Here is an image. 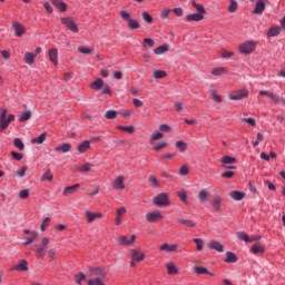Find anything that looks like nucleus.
<instances>
[{
    "mask_svg": "<svg viewBox=\"0 0 285 285\" xmlns=\"http://www.w3.org/2000/svg\"><path fill=\"white\" fill-rule=\"evenodd\" d=\"M30 117H32V112H30V111H23L21 115H20V117H19V119H18V121H28V119H30Z\"/></svg>",
    "mask_w": 285,
    "mask_h": 285,
    "instance_id": "obj_39",
    "label": "nucleus"
},
{
    "mask_svg": "<svg viewBox=\"0 0 285 285\" xmlns=\"http://www.w3.org/2000/svg\"><path fill=\"white\" fill-rule=\"evenodd\" d=\"M194 243L197 246V250H204V240L202 238H194Z\"/></svg>",
    "mask_w": 285,
    "mask_h": 285,
    "instance_id": "obj_52",
    "label": "nucleus"
},
{
    "mask_svg": "<svg viewBox=\"0 0 285 285\" xmlns=\"http://www.w3.org/2000/svg\"><path fill=\"white\" fill-rule=\"evenodd\" d=\"M204 14L202 13H190L186 16V21H203Z\"/></svg>",
    "mask_w": 285,
    "mask_h": 285,
    "instance_id": "obj_21",
    "label": "nucleus"
},
{
    "mask_svg": "<svg viewBox=\"0 0 285 285\" xmlns=\"http://www.w3.org/2000/svg\"><path fill=\"white\" fill-rule=\"evenodd\" d=\"M121 19H124V21H126L128 23V28L129 30H137L140 28L139 22H137V20H132L130 18V13L128 11H120L119 12Z\"/></svg>",
    "mask_w": 285,
    "mask_h": 285,
    "instance_id": "obj_3",
    "label": "nucleus"
},
{
    "mask_svg": "<svg viewBox=\"0 0 285 285\" xmlns=\"http://www.w3.org/2000/svg\"><path fill=\"white\" fill-rule=\"evenodd\" d=\"M233 56H235V52H233V51L223 50V52H222L223 59H230V57H233Z\"/></svg>",
    "mask_w": 285,
    "mask_h": 285,
    "instance_id": "obj_59",
    "label": "nucleus"
},
{
    "mask_svg": "<svg viewBox=\"0 0 285 285\" xmlns=\"http://www.w3.org/2000/svg\"><path fill=\"white\" fill-rule=\"evenodd\" d=\"M220 161L224 165H226V164H237V159L235 157H230V156H224Z\"/></svg>",
    "mask_w": 285,
    "mask_h": 285,
    "instance_id": "obj_36",
    "label": "nucleus"
},
{
    "mask_svg": "<svg viewBox=\"0 0 285 285\" xmlns=\"http://www.w3.org/2000/svg\"><path fill=\"white\" fill-rule=\"evenodd\" d=\"M154 204L156 206H168V204H170V200H168V194L161 193L154 197Z\"/></svg>",
    "mask_w": 285,
    "mask_h": 285,
    "instance_id": "obj_6",
    "label": "nucleus"
},
{
    "mask_svg": "<svg viewBox=\"0 0 285 285\" xmlns=\"http://www.w3.org/2000/svg\"><path fill=\"white\" fill-rule=\"evenodd\" d=\"M208 247L212 248V250H217V253H224V245L217 240H212Z\"/></svg>",
    "mask_w": 285,
    "mask_h": 285,
    "instance_id": "obj_17",
    "label": "nucleus"
},
{
    "mask_svg": "<svg viewBox=\"0 0 285 285\" xmlns=\"http://www.w3.org/2000/svg\"><path fill=\"white\" fill-rule=\"evenodd\" d=\"M212 99L215 104H222V96H218L215 90H212Z\"/></svg>",
    "mask_w": 285,
    "mask_h": 285,
    "instance_id": "obj_51",
    "label": "nucleus"
},
{
    "mask_svg": "<svg viewBox=\"0 0 285 285\" xmlns=\"http://www.w3.org/2000/svg\"><path fill=\"white\" fill-rule=\"evenodd\" d=\"M79 184H76L73 186H68L63 189V195L66 197L70 196V195H73V193H77V188H79Z\"/></svg>",
    "mask_w": 285,
    "mask_h": 285,
    "instance_id": "obj_22",
    "label": "nucleus"
},
{
    "mask_svg": "<svg viewBox=\"0 0 285 285\" xmlns=\"http://www.w3.org/2000/svg\"><path fill=\"white\" fill-rule=\"evenodd\" d=\"M136 236L131 235L130 239L128 236H120L118 240L120 242V246H132L135 244Z\"/></svg>",
    "mask_w": 285,
    "mask_h": 285,
    "instance_id": "obj_9",
    "label": "nucleus"
},
{
    "mask_svg": "<svg viewBox=\"0 0 285 285\" xmlns=\"http://www.w3.org/2000/svg\"><path fill=\"white\" fill-rule=\"evenodd\" d=\"M46 132L41 134L40 136H38L37 138H33L31 141L32 144H43V141H46Z\"/></svg>",
    "mask_w": 285,
    "mask_h": 285,
    "instance_id": "obj_46",
    "label": "nucleus"
},
{
    "mask_svg": "<svg viewBox=\"0 0 285 285\" xmlns=\"http://www.w3.org/2000/svg\"><path fill=\"white\" fill-rule=\"evenodd\" d=\"M194 8H196L198 14H206V9H204V6L197 4V2L193 1Z\"/></svg>",
    "mask_w": 285,
    "mask_h": 285,
    "instance_id": "obj_47",
    "label": "nucleus"
},
{
    "mask_svg": "<svg viewBox=\"0 0 285 285\" xmlns=\"http://www.w3.org/2000/svg\"><path fill=\"white\" fill-rule=\"evenodd\" d=\"M86 217H87V223L88 224H92V222H95V219H99L101 217V213H92V212H86L85 213Z\"/></svg>",
    "mask_w": 285,
    "mask_h": 285,
    "instance_id": "obj_16",
    "label": "nucleus"
},
{
    "mask_svg": "<svg viewBox=\"0 0 285 285\" xmlns=\"http://www.w3.org/2000/svg\"><path fill=\"white\" fill-rule=\"evenodd\" d=\"M90 88H91L92 90H101V88H104V80H102L101 78L96 79V80L91 83Z\"/></svg>",
    "mask_w": 285,
    "mask_h": 285,
    "instance_id": "obj_25",
    "label": "nucleus"
},
{
    "mask_svg": "<svg viewBox=\"0 0 285 285\" xmlns=\"http://www.w3.org/2000/svg\"><path fill=\"white\" fill-rule=\"evenodd\" d=\"M35 59H37V55L31 53V52H26L23 61L27 63V66H32L35 63Z\"/></svg>",
    "mask_w": 285,
    "mask_h": 285,
    "instance_id": "obj_20",
    "label": "nucleus"
},
{
    "mask_svg": "<svg viewBox=\"0 0 285 285\" xmlns=\"http://www.w3.org/2000/svg\"><path fill=\"white\" fill-rule=\"evenodd\" d=\"M168 45H163L154 50V55H165V52H168Z\"/></svg>",
    "mask_w": 285,
    "mask_h": 285,
    "instance_id": "obj_32",
    "label": "nucleus"
},
{
    "mask_svg": "<svg viewBox=\"0 0 285 285\" xmlns=\"http://www.w3.org/2000/svg\"><path fill=\"white\" fill-rule=\"evenodd\" d=\"M225 262L227 264H235V262H237V256L233 252H227Z\"/></svg>",
    "mask_w": 285,
    "mask_h": 285,
    "instance_id": "obj_28",
    "label": "nucleus"
},
{
    "mask_svg": "<svg viewBox=\"0 0 285 285\" xmlns=\"http://www.w3.org/2000/svg\"><path fill=\"white\" fill-rule=\"evenodd\" d=\"M11 157H13L16 159V161H21V159H23V155L17 153V151H12Z\"/></svg>",
    "mask_w": 285,
    "mask_h": 285,
    "instance_id": "obj_62",
    "label": "nucleus"
},
{
    "mask_svg": "<svg viewBox=\"0 0 285 285\" xmlns=\"http://www.w3.org/2000/svg\"><path fill=\"white\" fill-rule=\"evenodd\" d=\"M29 195H30V191H28V189H23L19 193L20 199H28Z\"/></svg>",
    "mask_w": 285,
    "mask_h": 285,
    "instance_id": "obj_60",
    "label": "nucleus"
},
{
    "mask_svg": "<svg viewBox=\"0 0 285 285\" xmlns=\"http://www.w3.org/2000/svg\"><path fill=\"white\" fill-rule=\"evenodd\" d=\"M167 269L169 275H177V267H175L173 264H167Z\"/></svg>",
    "mask_w": 285,
    "mask_h": 285,
    "instance_id": "obj_56",
    "label": "nucleus"
},
{
    "mask_svg": "<svg viewBox=\"0 0 285 285\" xmlns=\"http://www.w3.org/2000/svg\"><path fill=\"white\" fill-rule=\"evenodd\" d=\"M37 237H39V233L38 232H31V237H28L26 239V242L23 243V246H30V244H32Z\"/></svg>",
    "mask_w": 285,
    "mask_h": 285,
    "instance_id": "obj_30",
    "label": "nucleus"
},
{
    "mask_svg": "<svg viewBox=\"0 0 285 285\" xmlns=\"http://www.w3.org/2000/svg\"><path fill=\"white\" fill-rule=\"evenodd\" d=\"M180 175H188L189 170L187 166H181L179 169Z\"/></svg>",
    "mask_w": 285,
    "mask_h": 285,
    "instance_id": "obj_64",
    "label": "nucleus"
},
{
    "mask_svg": "<svg viewBox=\"0 0 285 285\" xmlns=\"http://www.w3.org/2000/svg\"><path fill=\"white\" fill-rule=\"evenodd\" d=\"M222 177H225L226 179H233V177H235V173L234 171H225L223 174H220Z\"/></svg>",
    "mask_w": 285,
    "mask_h": 285,
    "instance_id": "obj_61",
    "label": "nucleus"
},
{
    "mask_svg": "<svg viewBox=\"0 0 285 285\" xmlns=\"http://www.w3.org/2000/svg\"><path fill=\"white\" fill-rule=\"evenodd\" d=\"M76 173H90L92 170V164L86 163L82 166L75 169Z\"/></svg>",
    "mask_w": 285,
    "mask_h": 285,
    "instance_id": "obj_24",
    "label": "nucleus"
},
{
    "mask_svg": "<svg viewBox=\"0 0 285 285\" xmlns=\"http://www.w3.org/2000/svg\"><path fill=\"white\" fill-rule=\"evenodd\" d=\"M52 171H50V169H48L43 175H42V180L43 179H48V181H52Z\"/></svg>",
    "mask_w": 285,
    "mask_h": 285,
    "instance_id": "obj_58",
    "label": "nucleus"
},
{
    "mask_svg": "<svg viewBox=\"0 0 285 285\" xmlns=\"http://www.w3.org/2000/svg\"><path fill=\"white\" fill-rule=\"evenodd\" d=\"M178 197L180 202H183L184 204H188V197L186 195V191H178Z\"/></svg>",
    "mask_w": 285,
    "mask_h": 285,
    "instance_id": "obj_53",
    "label": "nucleus"
},
{
    "mask_svg": "<svg viewBox=\"0 0 285 285\" xmlns=\"http://www.w3.org/2000/svg\"><path fill=\"white\" fill-rule=\"evenodd\" d=\"M60 21L62 26H66V28L70 30V32H79V27H77L72 17L61 18Z\"/></svg>",
    "mask_w": 285,
    "mask_h": 285,
    "instance_id": "obj_5",
    "label": "nucleus"
},
{
    "mask_svg": "<svg viewBox=\"0 0 285 285\" xmlns=\"http://www.w3.org/2000/svg\"><path fill=\"white\" fill-rule=\"evenodd\" d=\"M12 28L14 30L16 37H23V35H26V28H23L19 22L13 23Z\"/></svg>",
    "mask_w": 285,
    "mask_h": 285,
    "instance_id": "obj_15",
    "label": "nucleus"
},
{
    "mask_svg": "<svg viewBox=\"0 0 285 285\" xmlns=\"http://www.w3.org/2000/svg\"><path fill=\"white\" fill-rule=\"evenodd\" d=\"M259 239H262V236L250 237L253 255H264L266 253V246Z\"/></svg>",
    "mask_w": 285,
    "mask_h": 285,
    "instance_id": "obj_2",
    "label": "nucleus"
},
{
    "mask_svg": "<svg viewBox=\"0 0 285 285\" xmlns=\"http://www.w3.org/2000/svg\"><path fill=\"white\" fill-rule=\"evenodd\" d=\"M70 150H72V145L66 142L55 148L56 153H70Z\"/></svg>",
    "mask_w": 285,
    "mask_h": 285,
    "instance_id": "obj_23",
    "label": "nucleus"
},
{
    "mask_svg": "<svg viewBox=\"0 0 285 285\" xmlns=\"http://www.w3.org/2000/svg\"><path fill=\"white\" fill-rule=\"evenodd\" d=\"M112 187L116 190H124V188H126V185L124 184V176L116 177V179L112 181Z\"/></svg>",
    "mask_w": 285,
    "mask_h": 285,
    "instance_id": "obj_12",
    "label": "nucleus"
},
{
    "mask_svg": "<svg viewBox=\"0 0 285 285\" xmlns=\"http://www.w3.org/2000/svg\"><path fill=\"white\" fill-rule=\"evenodd\" d=\"M245 97H248V90H238L229 94V99L233 101H238L239 99H245Z\"/></svg>",
    "mask_w": 285,
    "mask_h": 285,
    "instance_id": "obj_7",
    "label": "nucleus"
},
{
    "mask_svg": "<svg viewBox=\"0 0 285 285\" xmlns=\"http://www.w3.org/2000/svg\"><path fill=\"white\" fill-rule=\"evenodd\" d=\"M176 148L180 149V153H186V149L188 148V145L184 142L183 140H178L176 142Z\"/></svg>",
    "mask_w": 285,
    "mask_h": 285,
    "instance_id": "obj_41",
    "label": "nucleus"
},
{
    "mask_svg": "<svg viewBox=\"0 0 285 285\" xmlns=\"http://www.w3.org/2000/svg\"><path fill=\"white\" fill-rule=\"evenodd\" d=\"M178 224H183L184 226H187V228H195L196 226L195 222L184 218H178Z\"/></svg>",
    "mask_w": 285,
    "mask_h": 285,
    "instance_id": "obj_31",
    "label": "nucleus"
},
{
    "mask_svg": "<svg viewBox=\"0 0 285 285\" xmlns=\"http://www.w3.org/2000/svg\"><path fill=\"white\" fill-rule=\"evenodd\" d=\"M282 28L279 27H274L271 28L269 31L267 32V37H277V35H279Z\"/></svg>",
    "mask_w": 285,
    "mask_h": 285,
    "instance_id": "obj_37",
    "label": "nucleus"
},
{
    "mask_svg": "<svg viewBox=\"0 0 285 285\" xmlns=\"http://www.w3.org/2000/svg\"><path fill=\"white\" fill-rule=\"evenodd\" d=\"M106 119H115L117 117V111L108 110L105 115Z\"/></svg>",
    "mask_w": 285,
    "mask_h": 285,
    "instance_id": "obj_57",
    "label": "nucleus"
},
{
    "mask_svg": "<svg viewBox=\"0 0 285 285\" xmlns=\"http://www.w3.org/2000/svg\"><path fill=\"white\" fill-rule=\"evenodd\" d=\"M167 73L164 70H154V79H164Z\"/></svg>",
    "mask_w": 285,
    "mask_h": 285,
    "instance_id": "obj_45",
    "label": "nucleus"
},
{
    "mask_svg": "<svg viewBox=\"0 0 285 285\" xmlns=\"http://www.w3.org/2000/svg\"><path fill=\"white\" fill-rule=\"evenodd\" d=\"M226 72H228V70L224 67L220 68H215L212 70V75H215V77H219L222 75H226Z\"/></svg>",
    "mask_w": 285,
    "mask_h": 285,
    "instance_id": "obj_34",
    "label": "nucleus"
},
{
    "mask_svg": "<svg viewBox=\"0 0 285 285\" xmlns=\"http://www.w3.org/2000/svg\"><path fill=\"white\" fill-rule=\"evenodd\" d=\"M117 128L118 130H121L122 132H128L129 135H132V132H135V127L132 126H127V127L118 126Z\"/></svg>",
    "mask_w": 285,
    "mask_h": 285,
    "instance_id": "obj_40",
    "label": "nucleus"
},
{
    "mask_svg": "<svg viewBox=\"0 0 285 285\" xmlns=\"http://www.w3.org/2000/svg\"><path fill=\"white\" fill-rule=\"evenodd\" d=\"M12 271H19V272H23L26 273V271H28V261L26 259H20L19 264H17Z\"/></svg>",
    "mask_w": 285,
    "mask_h": 285,
    "instance_id": "obj_14",
    "label": "nucleus"
},
{
    "mask_svg": "<svg viewBox=\"0 0 285 285\" xmlns=\"http://www.w3.org/2000/svg\"><path fill=\"white\" fill-rule=\"evenodd\" d=\"M271 99L274 101V104L281 102L283 106H285V98L278 97L277 95H271Z\"/></svg>",
    "mask_w": 285,
    "mask_h": 285,
    "instance_id": "obj_43",
    "label": "nucleus"
},
{
    "mask_svg": "<svg viewBox=\"0 0 285 285\" xmlns=\"http://www.w3.org/2000/svg\"><path fill=\"white\" fill-rule=\"evenodd\" d=\"M144 257H146V255L144 253H141V250L131 249V259H134L136 262H144Z\"/></svg>",
    "mask_w": 285,
    "mask_h": 285,
    "instance_id": "obj_13",
    "label": "nucleus"
},
{
    "mask_svg": "<svg viewBox=\"0 0 285 285\" xmlns=\"http://www.w3.org/2000/svg\"><path fill=\"white\" fill-rule=\"evenodd\" d=\"M256 7L253 11V14H264V10H266V1L267 0H255Z\"/></svg>",
    "mask_w": 285,
    "mask_h": 285,
    "instance_id": "obj_8",
    "label": "nucleus"
},
{
    "mask_svg": "<svg viewBox=\"0 0 285 285\" xmlns=\"http://www.w3.org/2000/svg\"><path fill=\"white\" fill-rule=\"evenodd\" d=\"M229 197L234 199L235 202H242L244 197H246V194L239 190H234L229 193Z\"/></svg>",
    "mask_w": 285,
    "mask_h": 285,
    "instance_id": "obj_18",
    "label": "nucleus"
},
{
    "mask_svg": "<svg viewBox=\"0 0 285 285\" xmlns=\"http://www.w3.org/2000/svg\"><path fill=\"white\" fill-rule=\"evenodd\" d=\"M213 207L215 210H222V198L219 196L214 197Z\"/></svg>",
    "mask_w": 285,
    "mask_h": 285,
    "instance_id": "obj_35",
    "label": "nucleus"
},
{
    "mask_svg": "<svg viewBox=\"0 0 285 285\" xmlns=\"http://www.w3.org/2000/svg\"><path fill=\"white\" fill-rule=\"evenodd\" d=\"M160 250H166L167 253H175V250H177V245H168V243H165L160 246Z\"/></svg>",
    "mask_w": 285,
    "mask_h": 285,
    "instance_id": "obj_27",
    "label": "nucleus"
},
{
    "mask_svg": "<svg viewBox=\"0 0 285 285\" xmlns=\"http://www.w3.org/2000/svg\"><path fill=\"white\" fill-rule=\"evenodd\" d=\"M0 112V132H3V130L8 129V126L14 121L16 117L12 114L8 116V109L6 108H1Z\"/></svg>",
    "mask_w": 285,
    "mask_h": 285,
    "instance_id": "obj_1",
    "label": "nucleus"
},
{
    "mask_svg": "<svg viewBox=\"0 0 285 285\" xmlns=\"http://www.w3.org/2000/svg\"><path fill=\"white\" fill-rule=\"evenodd\" d=\"M271 99L274 101V104L281 102L283 106H285V98L278 97L277 95H271Z\"/></svg>",
    "mask_w": 285,
    "mask_h": 285,
    "instance_id": "obj_44",
    "label": "nucleus"
},
{
    "mask_svg": "<svg viewBox=\"0 0 285 285\" xmlns=\"http://www.w3.org/2000/svg\"><path fill=\"white\" fill-rule=\"evenodd\" d=\"M58 57H59V51H57L56 48L49 50V59H50L51 63H53L55 66H57V63H59Z\"/></svg>",
    "mask_w": 285,
    "mask_h": 285,
    "instance_id": "obj_19",
    "label": "nucleus"
},
{
    "mask_svg": "<svg viewBox=\"0 0 285 285\" xmlns=\"http://www.w3.org/2000/svg\"><path fill=\"white\" fill-rule=\"evenodd\" d=\"M159 139H164V134L157 132V134L153 135L151 139H150V144H153V141H159Z\"/></svg>",
    "mask_w": 285,
    "mask_h": 285,
    "instance_id": "obj_55",
    "label": "nucleus"
},
{
    "mask_svg": "<svg viewBox=\"0 0 285 285\" xmlns=\"http://www.w3.org/2000/svg\"><path fill=\"white\" fill-rule=\"evenodd\" d=\"M240 55L248 57L250 55V40H247L238 46Z\"/></svg>",
    "mask_w": 285,
    "mask_h": 285,
    "instance_id": "obj_10",
    "label": "nucleus"
},
{
    "mask_svg": "<svg viewBox=\"0 0 285 285\" xmlns=\"http://www.w3.org/2000/svg\"><path fill=\"white\" fill-rule=\"evenodd\" d=\"M90 150V141L85 140L78 146V153H86Z\"/></svg>",
    "mask_w": 285,
    "mask_h": 285,
    "instance_id": "obj_29",
    "label": "nucleus"
},
{
    "mask_svg": "<svg viewBox=\"0 0 285 285\" xmlns=\"http://www.w3.org/2000/svg\"><path fill=\"white\" fill-rule=\"evenodd\" d=\"M149 181L153 184V186L159 187V181H157V178L154 175L149 176Z\"/></svg>",
    "mask_w": 285,
    "mask_h": 285,
    "instance_id": "obj_63",
    "label": "nucleus"
},
{
    "mask_svg": "<svg viewBox=\"0 0 285 285\" xmlns=\"http://www.w3.org/2000/svg\"><path fill=\"white\" fill-rule=\"evenodd\" d=\"M195 273L196 275H210L213 277V273L208 272V268L206 267H200V266H197L195 267Z\"/></svg>",
    "mask_w": 285,
    "mask_h": 285,
    "instance_id": "obj_26",
    "label": "nucleus"
},
{
    "mask_svg": "<svg viewBox=\"0 0 285 285\" xmlns=\"http://www.w3.org/2000/svg\"><path fill=\"white\" fill-rule=\"evenodd\" d=\"M237 1L236 0H230V4L228 7V12H237Z\"/></svg>",
    "mask_w": 285,
    "mask_h": 285,
    "instance_id": "obj_48",
    "label": "nucleus"
},
{
    "mask_svg": "<svg viewBox=\"0 0 285 285\" xmlns=\"http://www.w3.org/2000/svg\"><path fill=\"white\" fill-rule=\"evenodd\" d=\"M50 226V217H46L40 226V230H46Z\"/></svg>",
    "mask_w": 285,
    "mask_h": 285,
    "instance_id": "obj_49",
    "label": "nucleus"
},
{
    "mask_svg": "<svg viewBox=\"0 0 285 285\" xmlns=\"http://www.w3.org/2000/svg\"><path fill=\"white\" fill-rule=\"evenodd\" d=\"M198 199L203 204L206 203V200L208 199V191H206V189L200 190L198 194Z\"/></svg>",
    "mask_w": 285,
    "mask_h": 285,
    "instance_id": "obj_38",
    "label": "nucleus"
},
{
    "mask_svg": "<svg viewBox=\"0 0 285 285\" xmlns=\"http://www.w3.org/2000/svg\"><path fill=\"white\" fill-rule=\"evenodd\" d=\"M48 244H50V239L48 237L42 238L40 246L36 249V257L38 259L46 258V248H47Z\"/></svg>",
    "mask_w": 285,
    "mask_h": 285,
    "instance_id": "obj_4",
    "label": "nucleus"
},
{
    "mask_svg": "<svg viewBox=\"0 0 285 285\" xmlns=\"http://www.w3.org/2000/svg\"><path fill=\"white\" fill-rule=\"evenodd\" d=\"M237 239H240V242H246V244H248V242H250V237H248V234H246L245 232H238L236 234Z\"/></svg>",
    "mask_w": 285,
    "mask_h": 285,
    "instance_id": "obj_33",
    "label": "nucleus"
},
{
    "mask_svg": "<svg viewBox=\"0 0 285 285\" xmlns=\"http://www.w3.org/2000/svg\"><path fill=\"white\" fill-rule=\"evenodd\" d=\"M13 146L19 150H23V148H26V145H23V141H21L19 138L13 139Z\"/></svg>",
    "mask_w": 285,
    "mask_h": 285,
    "instance_id": "obj_42",
    "label": "nucleus"
},
{
    "mask_svg": "<svg viewBox=\"0 0 285 285\" xmlns=\"http://www.w3.org/2000/svg\"><path fill=\"white\" fill-rule=\"evenodd\" d=\"M142 19L146 21V23H153V16L148 12H142Z\"/></svg>",
    "mask_w": 285,
    "mask_h": 285,
    "instance_id": "obj_54",
    "label": "nucleus"
},
{
    "mask_svg": "<svg viewBox=\"0 0 285 285\" xmlns=\"http://www.w3.org/2000/svg\"><path fill=\"white\" fill-rule=\"evenodd\" d=\"M78 52H80L81 55H90V52H92V49L81 46L78 47Z\"/></svg>",
    "mask_w": 285,
    "mask_h": 285,
    "instance_id": "obj_50",
    "label": "nucleus"
},
{
    "mask_svg": "<svg viewBox=\"0 0 285 285\" xmlns=\"http://www.w3.org/2000/svg\"><path fill=\"white\" fill-rule=\"evenodd\" d=\"M146 219L147 222H161V219H164V216L161 215V213H147L146 214Z\"/></svg>",
    "mask_w": 285,
    "mask_h": 285,
    "instance_id": "obj_11",
    "label": "nucleus"
}]
</instances>
